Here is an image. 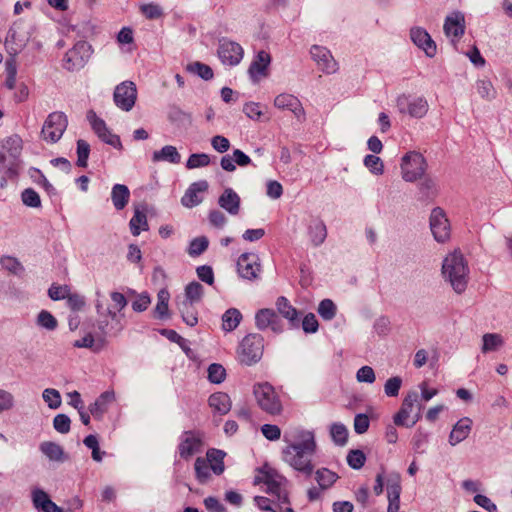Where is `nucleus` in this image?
<instances>
[{"label":"nucleus","mask_w":512,"mask_h":512,"mask_svg":"<svg viewBox=\"0 0 512 512\" xmlns=\"http://www.w3.org/2000/svg\"><path fill=\"white\" fill-rule=\"evenodd\" d=\"M316 448L314 433L308 430H298L294 441L282 450V458L295 470L310 475L314 469L312 458Z\"/></svg>","instance_id":"f257e3e1"},{"label":"nucleus","mask_w":512,"mask_h":512,"mask_svg":"<svg viewBox=\"0 0 512 512\" xmlns=\"http://www.w3.org/2000/svg\"><path fill=\"white\" fill-rule=\"evenodd\" d=\"M23 140L18 134H12L0 140V171L4 175L0 187L5 188L8 179L17 178L21 164Z\"/></svg>","instance_id":"f03ea898"},{"label":"nucleus","mask_w":512,"mask_h":512,"mask_svg":"<svg viewBox=\"0 0 512 512\" xmlns=\"http://www.w3.org/2000/svg\"><path fill=\"white\" fill-rule=\"evenodd\" d=\"M468 273L467 262L459 251L446 256L442 265V274L455 292L462 293L466 289Z\"/></svg>","instance_id":"7ed1b4c3"},{"label":"nucleus","mask_w":512,"mask_h":512,"mask_svg":"<svg viewBox=\"0 0 512 512\" xmlns=\"http://www.w3.org/2000/svg\"><path fill=\"white\" fill-rule=\"evenodd\" d=\"M252 393L257 406L266 414L279 416L283 404L279 394L269 382H258L253 385Z\"/></svg>","instance_id":"20e7f679"},{"label":"nucleus","mask_w":512,"mask_h":512,"mask_svg":"<svg viewBox=\"0 0 512 512\" xmlns=\"http://www.w3.org/2000/svg\"><path fill=\"white\" fill-rule=\"evenodd\" d=\"M264 338L258 333L246 335L239 343L236 355L237 360L246 366L259 362L263 356Z\"/></svg>","instance_id":"39448f33"},{"label":"nucleus","mask_w":512,"mask_h":512,"mask_svg":"<svg viewBox=\"0 0 512 512\" xmlns=\"http://www.w3.org/2000/svg\"><path fill=\"white\" fill-rule=\"evenodd\" d=\"M284 481V477L267 464L259 468L254 477V484L265 485L267 493L275 495L282 503H289L287 493L282 490Z\"/></svg>","instance_id":"423d86ee"},{"label":"nucleus","mask_w":512,"mask_h":512,"mask_svg":"<svg viewBox=\"0 0 512 512\" xmlns=\"http://www.w3.org/2000/svg\"><path fill=\"white\" fill-rule=\"evenodd\" d=\"M427 168V161L419 152L410 151L401 159V176L406 182L414 183L422 179L426 174Z\"/></svg>","instance_id":"0eeeda50"},{"label":"nucleus","mask_w":512,"mask_h":512,"mask_svg":"<svg viewBox=\"0 0 512 512\" xmlns=\"http://www.w3.org/2000/svg\"><path fill=\"white\" fill-rule=\"evenodd\" d=\"M68 126L67 116L60 111L50 113L41 130V137L47 143L54 144L63 136Z\"/></svg>","instance_id":"6e6552de"},{"label":"nucleus","mask_w":512,"mask_h":512,"mask_svg":"<svg viewBox=\"0 0 512 512\" xmlns=\"http://www.w3.org/2000/svg\"><path fill=\"white\" fill-rule=\"evenodd\" d=\"M96 310L100 317L99 329L102 334L108 335L112 332L117 333L122 330L121 320L123 315L113 306L104 307L99 301L96 302Z\"/></svg>","instance_id":"1a4fd4ad"},{"label":"nucleus","mask_w":512,"mask_h":512,"mask_svg":"<svg viewBox=\"0 0 512 512\" xmlns=\"http://www.w3.org/2000/svg\"><path fill=\"white\" fill-rule=\"evenodd\" d=\"M203 445V434L189 430L181 434L177 450L182 459L189 460L202 451Z\"/></svg>","instance_id":"9d476101"},{"label":"nucleus","mask_w":512,"mask_h":512,"mask_svg":"<svg viewBox=\"0 0 512 512\" xmlns=\"http://www.w3.org/2000/svg\"><path fill=\"white\" fill-rule=\"evenodd\" d=\"M418 393L416 391H410L403 399L400 410L394 415V423L397 426H406L412 427L414 426L421 418L420 410L421 406H418V411L412 417L411 423L409 424L407 421L411 416V413L418 403Z\"/></svg>","instance_id":"9b49d317"},{"label":"nucleus","mask_w":512,"mask_h":512,"mask_svg":"<svg viewBox=\"0 0 512 512\" xmlns=\"http://www.w3.org/2000/svg\"><path fill=\"white\" fill-rule=\"evenodd\" d=\"M397 108L400 113L408 114L414 118H422L428 112V102L424 97H413L402 94L397 98Z\"/></svg>","instance_id":"f8f14e48"},{"label":"nucleus","mask_w":512,"mask_h":512,"mask_svg":"<svg viewBox=\"0 0 512 512\" xmlns=\"http://www.w3.org/2000/svg\"><path fill=\"white\" fill-rule=\"evenodd\" d=\"M137 100V88L132 81H123L115 87L113 101L122 111L132 110Z\"/></svg>","instance_id":"ddd939ff"},{"label":"nucleus","mask_w":512,"mask_h":512,"mask_svg":"<svg viewBox=\"0 0 512 512\" xmlns=\"http://www.w3.org/2000/svg\"><path fill=\"white\" fill-rule=\"evenodd\" d=\"M90 46L80 41L69 49L63 58V67L68 71L79 70L82 68L89 57Z\"/></svg>","instance_id":"4468645a"},{"label":"nucleus","mask_w":512,"mask_h":512,"mask_svg":"<svg viewBox=\"0 0 512 512\" xmlns=\"http://www.w3.org/2000/svg\"><path fill=\"white\" fill-rule=\"evenodd\" d=\"M237 271L240 277L253 281L259 278L261 264L259 256L255 253H243L237 261Z\"/></svg>","instance_id":"2eb2a0df"},{"label":"nucleus","mask_w":512,"mask_h":512,"mask_svg":"<svg viewBox=\"0 0 512 512\" xmlns=\"http://www.w3.org/2000/svg\"><path fill=\"white\" fill-rule=\"evenodd\" d=\"M430 228L436 241L445 242L450 238V223L440 207L434 208L431 212Z\"/></svg>","instance_id":"dca6fc26"},{"label":"nucleus","mask_w":512,"mask_h":512,"mask_svg":"<svg viewBox=\"0 0 512 512\" xmlns=\"http://www.w3.org/2000/svg\"><path fill=\"white\" fill-rule=\"evenodd\" d=\"M88 120L94 133L99 137V139H101V141L119 150L122 149L120 137L110 131L103 119L99 118L91 111L88 114Z\"/></svg>","instance_id":"f3484780"},{"label":"nucleus","mask_w":512,"mask_h":512,"mask_svg":"<svg viewBox=\"0 0 512 512\" xmlns=\"http://www.w3.org/2000/svg\"><path fill=\"white\" fill-rule=\"evenodd\" d=\"M443 29L445 35L451 40L452 44L456 46L465 33L464 14L456 11L448 15L445 18Z\"/></svg>","instance_id":"a211bd4d"},{"label":"nucleus","mask_w":512,"mask_h":512,"mask_svg":"<svg viewBox=\"0 0 512 512\" xmlns=\"http://www.w3.org/2000/svg\"><path fill=\"white\" fill-rule=\"evenodd\" d=\"M244 55L242 46L234 41L223 39L219 43L218 56L223 64L235 66Z\"/></svg>","instance_id":"6ab92c4d"},{"label":"nucleus","mask_w":512,"mask_h":512,"mask_svg":"<svg viewBox=\"0 0 512 512\" xmlns=\"http://www.w3.org/2000/svg\"><path fill=\"white\" fill-rule=\"evenodd\" d=\"M270 63L271 56L268 52L261 50L256 54L248 69V74L254 83L268 76Z\"/></svg>","instance_id":"aec40b11"},{"label":"nucleus","mask_w":512,"mask_h":512,"mask_svg":"<svg viewBox=\"0 0 512 512\" xmlns=\"http://www.w3.org/2000/svg\"><path fill=\"white\" fill-rule=\"evenodd\" d=\"M274 105L278 109L288 110L294 114L298 121L303 122L306 119L305 110L301 101L294 95L282 93L274 99Z\"/></svg>","instance_id":"412c9836"},{"label":"nucleus","mask_w":512,"mask_h":512,"mask_svg":"<svg viewBox=\"0 0 512 512\" xmlns=\"http://www.w3.org/2000/svg\"><path fill=\"white\" fill-rule=\"evenodd\" d=\"M310 54L313 60L316 62L318 68L324 73L332 74L337 71V62L327 48L319 45H313L311 47Z\"/></svg>","instance_id":"4be33fe9"},{"label":"nucleus","mask_w":512,"mask_h":512,"mask_svg":"<svg viewBox=\"0 0 512 512\" xmlns=\"http://www.w3.org/2000/svg\"><path fill=\"white\" fill-rule=\"evenodd\" d=\"M255 323L260 330L270 328L275 333L282 331L281 320L273 309H260L255 315Z\"/></svg>","instance_id":"5701e85b"},{"label":"nucleus","mask_w":512,"mask_h":512,"mask_svg":"<svg viewBox=\"0 0 512 512\" xmlns=\"http://www.w3.org/2000/svg\"><path fill=\"white\" fill-rule=\"evenodd\" d=\"M410 36L413 43L422 49L428 57H433L436 54V44L426 30L420 27L412 28Z\"/></svg>","instance_id":"b1692460"},{"label":"nucleus","mask_w":512,"mask_h":512,"mask_svg":"<svg viewBox=\"0 0 512 512\" xmlns=\"http://www.w3.org/2000/svg\"><path fill=\"white\" fill-rule=\"evenodd\" d=\"M208 189V183L205 180L194 182L185 192L181 199V202L186 207H194L202 202L200 193L205 192Z\"/></svg>","instance_id":"393cba45"},{"label":"nucleus","mask_w":512,"mask_h":512,"mask_svg":"<svg viewBox=\"0 0 512 512\" xmlns=\"http://www.w3.org/2000/svg\"><path fill=\"white\" fill-rule=\"evenodd\" d=\"M472 420L468 417L461 418L454 426L449 435V443L452 446L465 440L472 429Z\"/></svg>","instance_id":"a878e982"},{"label":"nucleus","mask_w":512,"mask_h":512,"mask_svg":"<svg viewBox=\"0 0 512 512\" xmlns=\"http://www.w3.org/2000/svg\"><path fill=\"white\" fill-rule=\"evenodd\" d=\"M218 204L231 215H237L240 210V197L231 188H226L218 199Z\"/></svg>","instance_id":"bb28decb"},{"label":"nucleus","mask_w":512,"mask_h":512,"mask_svg":"<svg viewBox=\"0 0 512 512\" xmlns=\"http://www.w3.org/2000/svg\"><path fill=\"white\" fill-rule=\"evenodd\" d=\"M208 403L213 412L219 415H226L232 407L229 395L224 392L213 393L209 397Z\"/></svg>","instance_id":"cd10ccee"},{"label":"nucleus","mask_w":512,"mask_h":512,"mask_svg":"<svg viewBox=\"0 0 512 512\" xmlns=\"http://www.w3.org/2000/svg\"><path fill=\"white\" fill-rule=\"evenodd\" d=\"M113 392L106 391L102 393L96 401L90 406L89 411L95 419H101L108 410V406L114 401Z\"/></svg>","instance_id":"c85d7f7f"},{"label":"nucleus","mask_w":512,"mask_h":512,"mask_svg":"<svg viewBox=\"0 0 512 512\" xmlns=\"http://www.w3.org/2000/svg\"><path fill=\"white\" fill-rule=\"evenodd\" d=\"M276 308L278 312L287 320L290 321L292 326H297L299 323L298 320V312L297 310L290 304L288 299L284 296H280L276 300Z\"/></svg>","instance_id":"c756f323"},{"label":"nucleus","mask_w":512,"mask_h":512,"mask_svg":"<svg viewBox=\"0 0 512 512\" xmlns=\"http://www.w3.org/2000/svg\"><path fill=\"white\" fill-rule=\"evenodd\" d=\"M111 199L117 210H122L128 204L130 191L126 185L115 184L111 191Z\"/></svg>","instance_id":"7c9ffc66"},{"label":"nucleus","mask_w":512,"mask_h":512,"mask_svg":"<svg viewBox=\"0 0 512 512\" xmlns=\"http://www.w3.org/2000/svg\"><path fill=\"white\" fill-rule=\"evenodd\" d=\"M181 160L177 148L172 145H166L161 150L155 151L152 155L153 162L167 161L173 164H178Z\"/></svg>","instance_id":"2f4dec72"},{"label":"nucleus","mask_w":512,"mask_h":512,"mask_svg":"<svg viewBox=\"0 0 512 512\" xmlns=\"http://www.w3.org/2000/svg\"><path fill=\"white\" fill-rule=\"evenodd\" d=\"M130 230L132 235L138 236L141 231H147L149 229L147 216L145 211L140 210L138 207L134 210V215L129 222Z\"/></svg>","instance_id":"473e14b6"},{"label":"nucleus","mask_w":512,"mask_h":512,"mask_svg":"<svg viewBox=\"0 0 512 512\" xmlns=\"http://www.w3.org/2000/svg\"><path fill=\"white\" fill-rule=\"evenodd\" d=\"M224 457L225 453L218 449H209L206 453V460L211 466L214 474L220 475L224 471Z\"/></svg>","instance_id":"72a5a7b5"},{"label":"nucleus","mask_w":512,"mask_h":512,"mask_svg":"<svg viewBox=\"0 0 512 512\" xmlns=\"http://www.w3.org/2000/svg\"><path fill=\"white\" fill-rule=\"evenodd\" d=\"M40 450L52 461L63 462L66 460L63 448L57 443L43 442L40 445Z\"/></svg>","instance_id":"f704fd0d"},{"label":"nucleus","mask_w":512,"mask_h":512,"mask_svg":"<svg viewBox=\"0 0 512 512\" xmlns=\"http://www.w3.org/2000/svg\"><path fill=\"white\" fill-rule=\"evenodd\" d=\"M241 320V312L236 308H230L222 316V328L226 332H231L238 327Z\"/></svg>","instance_id":"c9c22d12"},{"label":"nucleus","mask_w":512,"mask_h":512,"mask_svg":"<svg viewBox=\"0 0 512 512\" xmlns=\"http://www.w3.org/2000/svg\"><path fill=\"white\" fill-rule=\"evenodd\" d=\"M309 235L315 246L321 245L327 236L326 226L321 220H314L309 226Z\"/></svg>","instance_id":"e433bc0d"},{"label":"nucleus","mask_w":512,"mask_h":512,"mask_svg":"<svg viewBox=\"0 0 512 512\" xmlns=\"http://www.w3.org/2000/svg\"><path fill=\"white\" fill-rule=\"evenodd\" d=\"M482 347L481 350L483 353H488L491 351H496L504 345L503 337L498 333H486L482 337Z\"/></svg>","instance_id":"4c0bfd02"},{"label":"nucleus","mask_w":512,"mask_h":512,"mask_svg":"<svg viewBox=\"0 0 512 512\" xmlns=\"http://www.w3.org/2000/svg\"><path fill=\"white\" fill-rule=\"evenodd\" d=\"M337 479L338 475L327 468L318 469L315 473V480L324 490L329 489Z\"/></svg>","instance_id":"58836bf2"},{"label":"nucleus","mask_w":512,"mask_h":512,"mask_svg":"<svg viewBox=\"0 0 512 512\" xmlns=\"http://www.w3.org/2000/svg\"><path fill=\"white\" fill-rule=\"evenodd\" d=\"M195 474L197 480L204 484L211 478V466L206 458L198 457L194 464Z\"/></svg>","instance_id":"ea45409f"},{"label":"nucleus","mask_w":512,"mask_h":512,"mask_svg":"<svg viewBox=\"0 0 512 512\" xmlns=\"http://www.w3.org/2000/svg\"><path fill=\"white\" fill-rule=\"evenodd\" d=\"M169 299L170 293L166 288H163L158 292L155 312L159 318H163L167 315Z\"/></svg>","instance_id":"a19ab883"},{"label":"nucleus","mask_w":512,"mask_h":512,"mask_svg":"<svg viewBox=\"0 0 512 512\" xmlns=\"http://www.w3.org/2000/svg\"><path fill=\"white\" fill-rule=\"evenodd\" d=\"M185 295L187 298L185 302L192 305L194 302L201 300L203 295V286L198 282H191L185 288Z\"/></svg>","instance_id":"79ce46f5"},{"label":"nucleus","mask_w":512,"mask_h":512,"mask_svg":"<svg viewBox=\"0 0 512 512\" xmlns=\"http://www.w3.org/2000/svg\"><path fill=\"white\" fill-rule=\"evenodd\" d=\"M210 156L206 153L191 154L186 162L187 169L206 167L210 164Z\"/></svg>","instance_id":"37998d69"},{"label":"nucleus","mask_w":512,"mask_h":512,"mask_svg":"<svg viewBox=\"0 0 512 512\" xmlns=\"http://www.w3.org/2000/svg\"><path fill=\"white\" fill-rule=\"evenodd\" d=\"M419 181L418 189L425 198H430L436 195V183L431 177L425 175Z\"/></svg>","instance_id":"c03bdc74"},{"label":"nucleus","mask_w":512,"mask_h":512,"mask_svg":"<svg viewBox=\"0 0 512 512\" xmlns=\"http://www.w3.org/2000/svg\"><path fill=\"white\" fill-rule=\"evenodd\" d=\"M183 321L193 327L198 323L197 312L195 308L188 302H183L180 307Z\"/></svg>","instance_id":"a18cd8bd"},{"label":"nucleus","mask_w":512,"mask_h":512,"mask_svg":"<svg viewBox=\"0 0 512 512\" xmlns=\"http://www.w3.org/2000/svg\"><path fill=\"white\" fill-rule=\"evenodd\" d=\"M187 70L191 73L197 74L199 77H201L204 80H210L213 78V71L212 69L201 62H193L190 63L187 66Z\"/></svg>","instance_id":"49530a36"},{"label":"nucleus","mask_w":512,"mask_h":512,"mask_svg":"<svg viewBox=\"0 0 512 512\" xmlns=\"http://www.w3.org/2000/svg\"><path fill=\"white\" fill-rule=\"evenodd\" d=\"M140 12L149 20L159 19L164 15L163 9L155 3L142 4Z\"/></svg>","instance_id":"de8ad7c7"},{"label":"nucleus","mask_w":512,"mask_h":512,"mask_svg":"<svg viewBox=\"0 0 512 512\" xmlns=\"http://www.w3.org/2000/svg\"><path fill=\"white\" fill-rule=\"evenodd\" d=\"M336 305L330 299H324L318 306V313L324 320H332L336 315Z\"/></svg>","instance_id":"09e8293b"},{"label":"nucleus","mask_w":512,"mask_h":512,"mask_svg":"<svg viewBox=\"0 0 512 512\" xmlns=\"http://www.w3.org/2000/svg\"><path fill=\"white\" fill-rule=\"evenodd\" d=\"M209 241L205 236L197 237L190 242L188 253L195 257L201 255L208 248Z\"/></svg>","instance_id":"8fccbe9b"},{"label":"nucleus","mask_w":512,"mask_h":512,"mask_svg":"<svg viewBox=\"0 0 512 512\" xmlns=\"http://www.w3.org/2000/svg\"><path fill=\"white\" fill-rule=\"evenodd\" d=\"M330 434L336 444L344 445L347 442L348 430L343 424H333L330 429Z\"/></svg>","instance_id":"3c124183"},{"label":"nucleus","mask_w":512,"mask_h":512,"mask_svg":"<svg viewBox=\"0 0 512 512\" xmlns=\"http://www.w3.org/2000/svg\"><path fill=\"white\" fill-rule=\"evenodd\" d=\"M226 370L221 364L213 363L208 367V379L210 382L219 384L225 380Z\"/></svg>","instance_id":"603ef678"},{"label":"nucleus","mask_w":512,"mask_h":512,"mask_svg":"<svg viewBox=\"0 0 512 512\" xmlns=\"http://www.w3.org/2000/svg\"><path fill=\"white\" fill-rule=\"evenodd\" d=\"M90 153V145L82 139L77 141V165L85 168Z\"/></svg>","instance_id":"864d4df0"},{"label":"nucleus","mask_w":512,"mask_h":512,"mask_svg":"<svg viewBox=\"0 0 512 512\" xmlns=\"http://www.w3.org/2000/svg\"><path fill=\"white\" fill-rule=\"evenodd\" d=\"M43 400L48 404L49 408L57 409L61 405V395L58 390L47 388L43 391Z\"/></svg>","instance_id":"5fc2aeb1"},{"label":"nucleus","mask_w":512,"mask_h":512,"mask_svg":"<svg viewBox=\"0 0 512 512\" xmlns=\"http://www.w3.org/2000/svg\"><path fill=\"white\" fill-rule=\"evenodd\" d=\"M0 264L5 270L13 274H20L24 271V268L18 259L11 256H3L0 259Z\"/></svg>","instance_id":"6e6d98bb"},{"label":"nucleus","mask_w":512,"mask_h":512,"mask_svg":"<svg viewBox=\"0 0 512 512\" xmlns=\"http://www.w3.org/2000/svg\"><path fill=\"white\" fill-rule=\"evenodd\" d=\"M364 165L376 175H381L384 172L383 161L375 155H367L364 158Z\"/></svg>","instance_id":"4d7b16f0"},{"label":"nucleus","mask_w":512,"mask_h":512,"mask_svg":"<svg viewBox=\"0 0 512 512\" xmlns=\"http://www.w3.org/2000/svg\"><path fill=\"white\" fill-rule=\"evenodd\" d=\"M22 202L29 207L38 208L41 206L39 194L32 188L25 189L21 194Z\"/></svg>","instance_id":"13d9d810"},{"label":"nucleus","mask_w":512,"mask_h":512,"mask_svg":"<svg viewBox=\"0 0 512 512\" xmlns=\"http://www.w3.org/2000/svg\"><path fill=\"white\" fill-rule=\"evenodd\" d=\"M366 456L361 450H351L347 455V462L353 469H360L364 466Z\"/></svg>","instance_id":"bf43d9fd"},{"label":"nucleus","mask_w":512,"mask_h":512,"mask_svg":"<svg viewBox=\"0 0 512 512\" xmlns=\"http://www.w3.org/2000/svg\"><path fill=\"white\" fill-rule=\"evenodd\" d=\"M402 386V379L399 376L389 378L384 385V392L389 397H396Z\"/></svg>","instance_id":"052dcab7"},{"label":"nucleus","mask_w":512,"mask_h":512,"mask_svg":"<svg viewBox=\"0 0 512 512\" xmlns=\"http://www.w3.org/2000/svg\"><path fill=\"white\" fill-rule=\"evenodd\" d=\"M70 424V418L65 414H58L53 419L54 429L61 434H66L70 431Z\"/></svg>","instance_id":"680f3d73"},{"label":"nucleus","mask_w":512,"mask_h":512,"mask_svg":"<svg viewBox=\"0 0 512 512\" xmlns=\"http://www.w3.org/2000/svg\"><path fill=\"white\" fill-rule=\"evenodd\" d=\"M37 322L40 326L48 329L54 330L57 327L56 318L48 311L42 310L37 318Z\"/></svg>","instance_id":"e2e57ef3"},{"label":"nucleus","mask_w":512,"mask_h":512,"mask_svg":"<svg viewBox=\"0 0 512 512\" xmlns=\"http://www.w3.org/2000/svg\"><path fill=\"white\" fill-rule=\"evenodd\" d=\"M32 501L34 507L42 511L43 508L47 506L49 501H51V499L49 498L48 494L45 491L41 489H35L32 492Z\"/></svg>","instance_id":"0e129e2a"},{"label":"nucleus","mask_w":512,"mask_h":512,"mask_svg":"<svg viewBox=\"0 0 512 512\" xmlns=\"http://www.w3.org/2000/svg\"><path fill=\"white\" fill-rule=\"evenodd\" d=\"M477 92L481 97L486 99H492L495 97V90L491 81L482 79L477 82Z\"/></svg>","instance_id":"69168bd1"},{"label":"nucleus","mask_w":512,"mask_h":512,"mask_svg":"<svg viewBox=\"0 0 512 512\" xmlns=\"http://www.w3.org/2000/svg\"><path fill=\"white\" fill-rule=\"evenodd\" d=\"M261 432L263 436L270 441H276L281 437V429L277 425L264 424L261 427Z\"/></svg>","instance_id":"338daca9"},{"label":"nucleus","mask_w":512,"mask_h":512,"mask_svg":"<svg viewBox=\"0 0 512 512\" xmlns=\"http://www.w3.org/2000/svg\"><path fill=\"white\" fill-rule=\"evenodd\" d=\"M370 421L366 414H357L354 418V430L357 434H363L369 429Z\"/></svg>","instance_id":"774afa93"}]
</instances>
